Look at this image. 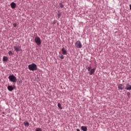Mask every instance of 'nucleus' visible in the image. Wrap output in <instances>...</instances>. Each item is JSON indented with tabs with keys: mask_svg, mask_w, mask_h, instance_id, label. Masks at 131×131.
<instances>
[{
	"mask_svg": "<svg viewBox=\"0 0 131 131\" xmlns=\"http://www.w3.org/2000/svg\"><path fill=\"white\" fill-rule=\"evenodd\" d=\"M59 6L60 7V8H64V5H63V4L62 3H59Z\"/></svg>",
	"mask_w": 131,
	"mask_h": 131,
	"instance_id": "obj_22",
	"label": "nucleus"
},
{
	"mask_svg": "<svg viewBox=\"0 0 131 131\" xmlns=\"http://www.w3.org/2000/svg\"><path fill=\"white\" fill-rule=\"evenodd\" d=\"M7 89L9 92H12V91L14 90V88L12 85H8Z\"/></svg>",
	"mask_w": 131,
	"mask_h": 131,
	"instance_id": "obj_11",
	"label": "nucleus"
},
{
	"mask_svg": "<svg viewBox=\"0 0 131 131\" xmlns=\"http://www.w3.org/2000/svg\"><path fill=\"white\" fill-rule=\"evenodd\" d=\"M10 6H11L12 9H15V8H16L17 5H16V3H15L14 2H12L10 4Z\"/></svg>",
	"mask_w": 131,
	"mask_h": 131,
	"instance_id": "obj_10",
	"label": "nucleus"
},
{
	"mask_svg": "<svg viewBox=\"0 0 131 131\" xmlns=\"http://www.w3.org/2000/svg\"><path fill=\"white\" fill-rule=\"evenodd\" d=\"M118 89L119 91H122L124 89V85L122 84H119L118 85Z\"/></svg>",
	"mask_w": 131,
	"mask_h": 131,
	"instance_id": "obj_6",
	"label": "nucleus"
},
{
	"mask_svg": "<svg viewBox=\"0 0 131 131\" xmlns=\"http://www.w3.org/2000/svg\"><path fill=\"white\" fill-rule=\"evenodd\" d=\"M8 78L11 82H16L17 81V78L14 75H10L9 76Z\"/></svg>",
	"mask_w": 131,
	"mask_h": 131,
	"instance_id": "obj_2",
	"label": "nucleus"
},
{
	"mask_svg": "<svg viewBox=\"0 0 131 131\" xmlns=\"http://www.w3.org/2000/svg\"><path fill=\"white\" fill-rule=\"evenodd\" d=\"M34 41L37 46H40V45H41V40L39 37H36Z\"/></svg>",
	"mask_w": 131,
	"mask_h": 131,
	"instance_id": "obj_3",
	"label": "nucleus"
},
{
	"mask_svg": "<svg viewBox=\"0 0 131 131\" xmlns=\"http://www.w3.org/2000/svg\"><path fill=\"white\" fill-rule=\"evenodd\" d=\"M125 89L127 90V91H131V85L129 84V83H127Z\"/></svg>",
	"mask_w": 131,
	"mask_h": 131,
	"instance_id": "obj_8",
	"label": "nucleus"
},
{
	"mask_svg": "<svg viewBox=\"0 0 131 131\" xmlns=\"http://www.w3.org/2000/svg\"><path fill=\"white\" fill-rule=\"evenodd\" d=\"M59 58H60V59H61V60H63V59H64V55H63V54H61V53H60Z\"/></svg>",
	"mask_w": 131,
	"mask_h": 131,
	"instance_id": "obj_18",
	"label": "nucleus"
},
{
	"mask_svg": "<svg viewBox=\"0 0 131 131\" xmlns=\"http://www.w3.org/2000/svg\"><path fill=\"white\" fill-rule=\"evenodd\" d=\"M13 27H17V24H16V23L13 24Z\"/></svg>",
	"mask_w": 131,
	"mask_h": 131,
	"instance_id": "obj_23",
	"label": "nucleus"
},
{
	"mask_svg": "<svg viewBox=\"0 0 131 131\" xmlns=\"http://www.w3.org/2000/svg\"><path fill=\"white\" fill-rule=\"evenodd\" d=\"M13 48L14 49V51H15V52H20V46L18 45H16L14 46H13Z\"/></svg>",
	"mask_w": 131,
	"mask_h": 131,
	"instance_id": "obj_5",
	"label": "nucleus"
},
{
	"mask_svg": "<svg viewBox=\"0 0 131 131\" xmlns=\"http://www.w3.org/2000/svg\"><path fill=\"white\" fill-rule=\"evenodd\" d=\"M81 129L83 131H88V127L86 126H82L81 127Z\"/></svg>",
	"mask_w": 131,
	"mask_h": 131,
	"instance_id": "obj_12",
	"label": "nucleus"
},
{
	"mask_svg": "<svg viewBox=\"0 0 131 131\" xmlns=\"http://www.w3.org/2000/svg\"><path fill=\"white\" fill-rule=\"evenodd\" d=\"M28 68L31 71H34L37 70V66L35 63H33L28 66Z\"/></svg>",
	"mask_w": 131,
	"mask_h": 131,
	"instance_id": "obj_1",
	"label": "nucleus"
},
{
	"mask_svg": "<svg viewBox=\"0 0 131 131\" xmlns=\"http://www.w3.org/2000/svg\"><path fill=\"white\" fill-rule=\"evenodd\" d=\"M96 71V69L94 68L91 69V70H90V71L89 72L90 75H93V74H94V73H95V72Z\"/></svg>",
	"mask_w": 131,
	"mask_h": 131,
	"instance_id": "obj_9",
	"label": "nucleus"
},
{
	"mask_svg": "<svg viewBox=\"0 0 131 131\" xmlns=\"http://www.w3.org/2000/svg\"><path fill=\"white\" fill-rule=\"evenodd\" d=\"M8 55H9V56H13V55H14V53H13L12 51H10L8 52Z\"/></svg>",
	"mask_w": 131,
	"mask_h": 131,
	"instance_id": "obj_19",
	"label": "nucleus"
},
{
	"mask_svg": "<svg viewBox=\"0 0 131 131\" xmlns=\"http://www.w3.org/2000/svg\"><path fill=\"white\" fill-rule=\"evenodd\" d=\"M127 96L128 98H130V93L127 92Z\"/></svg>",
	"mask_w": 131,
	"mask_h": 131,
	"instance_id": "obj_21",
	"label": "nucleus"
},
{
	"mask_svg": "<svg viewBox=\"0 0 131 131\" xmlns=\"http://www.w3.org/2000/svg\"><path fill=\"white\" fill-rule=\"evenodd\" d=\"M75 46L77 49H81L82 48V45L81 44V42L78 40L75 43Z\"/></svg>",
	"mask_w": 131,
	"mask_h": 131,
	"instance_id": "obj_4",
	"label": "nucleus"
},
{
	"mask_svg": "<svg viewBox=\"0 0 131 131\" xmlns=\"http://www.w3.org/2000/svg\"><path fill=\"white\" fill-rule=\"evenodd\" d=\"M86 69H87L88 71L90 72L92 70V67H86Z\"/></svg>",
	"mask_w": 131,
	"mask_h": 131,
	"instance_id": "obj_17",
	"label": "nucleus"
},
{
	"mask_svg": "<svg viewBox=\"0 0 131 131\" xmlns=\"http://www.w3.org/2000/svg\"><path fill=\"white\" fill-rule=\"evenodd\" d=\"M57 12H58V13H57L58 18V19H60V17H61V15H62V13H61V11L60 10H58Z\"/></svg>",
	"mask_w": 131,
	"mask_h": 131,
	"instance_id": "obj_13",
	"label": "nucleus"
},
{
	"mask_svg": "<svg viewBox=\"0 0 131 131\" xmlns=\"http://www.w3.org/2000/svg\"><path fill=\"white\" fill-rule=\"evenodd\" d=\"M57 106H58L59 109H60V110L63 109V107H62V105H61V103H58L57 104Z\"/></svg>",
	"mask_w": 131,
	"mask_h": 131,
	"instance_id": "obj_16",
	"label": "nucleus"
},
{
	"mask_svg": "<svg viewBox=\"0 0 131 131\" xmlns=\"http://www.w3.org/2000/svg\"><path fill=\"white\" fill-rule=\"evenodd\" d=\"M36 131H42V129H41L40 127H37L36 129Z\"/></svg>",
	"mask_w": 131,
	"mask_h": 131,
	"instance_id": "obj_20",
	"label": "nucleus"
},
{
	"mask_svg": "<svg viewBox=\"0 0 131 131\" xmlns=\"http://www.w3.org/2000/svg\"><path fill=\"white\" fill-rule=\"evenodd\" d=\"M3 62H7L8 61V57L7 56H4L3 58Z\"/></svg>",
	"mask_w": 131,
	"mask_h": 131,
	"instance_id": "obj_15",
	"label": "nucleus"
},
{
	"mask_svg": "<svg viewBox=\"0 0 131 131\" xmlns=\"http://www.w3.org/2000/svg\"><path fill=\"white\" fill-rule=\"evenodd\" d=\"M77 131H80V130H79V129H77Z\"/></svg>",
	"mask_w": 131,
	"mask_h": 131,
	"instance_id": "obj_24",
	"label": "nucleus"
},
{
	"mask_svg": "<svg viewBox=\"0 0 131 131\" xmlns=\"http://www.w3.org/2000/svg\"><path fill=\"white\" fill-rule=\"evenodd\" d=\"M61 53L62 55H67V49L63 47L61 49Z\"/></svg>",
	"mask_w": 131,
	"mask_h": 131,
	"instance_id": "obj_7",
	"label": "nucleus"
},
{
	"mask_svg": "<svg viewBox=\"0 0 131 131\" xmlns=\"http://www.w3.org/2000/svg\"><path fill=\"white\" fill-rule=\"evenodd\" d=\"M24 124L25 126H26L27 127H28V126H29V123L28 121H25L24 122Z\"/></svg>",
	"mask_w": 131,
	"mask_h": 131,
	"instance_id": "obj_14",
	"label": "nucleus"
}]
</instances>
